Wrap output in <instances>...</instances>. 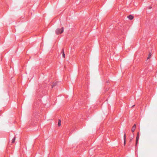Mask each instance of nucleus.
Instances as JSON below:
<instances>
[{
	"label": "nucleus",
	"instance_id": "obj_13",
	"mask_svg": "<svg viewBox=\"0 0 157 157\" xmlns=\"http://www.w3.org/2000/svg\"><path fill=\"white\" fill-rule=\"evenodd\" d=\"M132 139H133V138H131L130 139V141H131L132 140Z\"/></svg>",
	"mask_w": 157,
	"mask_h": 157
},
{
	"label": "nucleus",
	"instance_id": "obj_4",
	"mask_svg": "<svg viewBox=\"0 0 157 157\" xmlns=\"http://www.w3.org/2000/svg\"><path fill=\"white\" fill-rule=\"evenodd\" d=\"M136 124H134L133 126L132 129V132H134L135 130V128H136Z\"/></svg>",
	"mask_w": 157,
	"mask_h": 157
},
{
	"label": "nucleus",
	"instance_id": "obj_12",
	"mask_svg": "<svg viewBox=\"0 0 157 157\" xmlns=\"http://www.w3.org/2000/svg\"><path fill=\"white\" fill-rule=\"evenodd\" d=\"M151 8H152V7H151V6H149V7H148V9H151Z\"/></svg>",
	"mask_w": 157,
	"mask_h": 157
},
{
	"label": "nucleus",
	"instance_id": "obj_9",
	"mask_svg": "<svg viewBox=\"0 0 157 157\" xmlns=\"http://www.w3.org/2000/svg\"><path fill=\"white\" fill-rule=\"evenodd\" d=\"M15 139H16L15 136H14L12 140L11 143H13L15 142Z\"/></svg>",
	"mask_w": 157,
	"mask_h": 157
},
{
	"label": "nucleus",
	"instance_id": "obj_10",
	"mask_svg": "<svg viewBox=\"0 0 157 157\" xmlns=\"http://www.w3.org/2000/svg\"><path fill=\"white\" fill-rule=\"evenodd\" d=\"M61 121L60 120H59L58 122V125L59 126H60L61 125Z\"/></svg>",
	"mask_w": 157,
	"mask_h": 157
},
{
	"label": "nucleus",
	"instance_id": "obj_7",
	"mask_svg": "<svg viewBox=\"0 0 157 157\" xmlns=\"http://www.w3.org/2000/svg\"><path fill=\"white\" fill-rule=\"evenodd\" d=\"M57 82H55L53 83V85H52V88L54 86L57 85Z\"/></svg>",
	"mask_w": 157,
	"mask_h": 157
},
{
	"label": "nucleus",
	"instance_id": "obj_3",
	"mask_svg": "<svg viewBox=\"0 0 157 157\" xmlns=\"http://www.w3.org/2000/svg\"><path fill=\"white\" fill-rule=\"evenodd\" d=\"M140 136V133L139 132H138L137 133V136L136 137V143L135 144V147H136L137 146V144H138V141L139 139Z\"/></svg>",
	"mask_w": 157,
	"mask_h": 157
},
{
	"label": "nucleus",
	"instance_id": "obj_1",
	"mask_svg": "<svg viewBox=\"0 0 157 157\" xmlns=\"http://www.w3.org/2000/svg\"><path fill=\"white\" fill-rule=\"evenodd\" d=\"M46 86V85L45 84L39 85V89L36 90V94H37L40 95L39 97L45 95V93L48 90L47 87H45Z\"/></svg>",
	"mask_w": 157,
	"mask_h": 157
},
{
	"label": "nucleus",
	"instance_id": "obj_11",
	"mask_svg": "<svg viewBox=\"0 0 157 157\" xmlns=\"http://www.w3.org/2000/svg\"><path fill=\"white\" fill-rule=\"evenodd\" d=\"M151 57V54L149 53L148 57L147 58V59H149Z\"/></svg>",
	"mask_w": 157,
	"mask_h": 157
},
{
	"label": "nucleus",
	"instance_id": "obj_5",
	"mask_svg": "<svg viewBox=\"0 0 157 157\" xmlns=\"http://www.w3.org/2000/svg\"><path fill=\"white\" fill-rule=\"evenodd\" d=\"M127 17L130 20H132L133 18V17L132 15H130L127 16Z\"/></svg>",
	"mask_w": 157,
	"mask_h": 157
},
{
	"label": "nucleus",
	"instance_id": "obj_15",
	"mask_svg": "<svg viewBox=\"0 0 157 157\" xmlns=\"http://www.w3.org/2000/svg\"><path fill=\"white\" fill-rule=\"evenodd\" d=\"M134 106V105H133L132 107H133Z\"/></svg>",
	"mask_w": 157,
	"mask_h": 157
},
{
	"label": "nucleus",
	"instance_id": "obj_8",
	"mask_svg": "<svg viewBox=\"0 0 157 157\" xmlns=\"http://www.w3.org/2000/svg\"><path fill=\"white\" fill-rule=\"evenodd\" d=\"M62 53H63V54H62V56H63V58H64L65 57V54L64 53V50L63 49H62Z\"/></svg>",
	"mask_w": 157,
	"mask_h": 157
},
{
	"label": "nucleus",
	"instance_id": "obj_6",
	"mask_svg": "<svg viewBox=\"0 0 157 157\" xmlns=\"http://www.w3.org/2000/svg\"><path fill=\"white\" fill-rule=\"evenodd\" d=\"M126 136L125 133H124V145H125L126 144Z\"/></svg>",
	"mask_w": 157,
	"mask_h": 157
},
{
	"label": "nucleus",
	"instance_id": "obj_14",
	"mask_svg": "<svg viewBox=\"0 0 157 157\" xmlns=\"http://www.w3.org/2000/svg\"><path fill=\"white\" fill-rule=\"evenodd\" d=\"M152 22H153V23H154L155 22H154V21H152Z\"/></svg>",
	"mask_w": 157,
	"mask_h": 157
},
{
	"label": "nucleus",
	"instance_id": "obj_2",
	"mask_svg": "<svg viewBox=\"0 0 157 157\" xmlns=\"http://www.w3.org/2000/svg\"><path fill=\"white\" fill-rule=\"evenodd\" d=\"M63 28L62 27L61 29H57L56 31V33L57 34H60L63 33Z\"/></svg>",
	"mask_w": 157,
	"mask_h": 157
}]
</instances>
